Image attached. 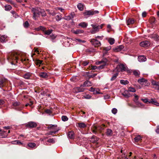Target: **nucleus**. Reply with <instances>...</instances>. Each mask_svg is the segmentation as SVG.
Instances as JSON below:
<instances>
[{
  "mask_svg": "<svg viewBox=\"0 0 159 159\" xmlns=\"http://www.w3.org/2000/svg\"><path fill=\"white\" fill-rule=\"evenodd\" d=\"M41 8L39 7H35L32 8L31 11L33 14V19L36 20V17L40 15V12Z\"/></svg>",
  "mask_w": 159,
  "mask_h": 159,
  "instance_id": "f257e3e1",
  "label": "nucleus"
},
{
  "mask_svg": "<svg viewBox=\"0 0 159 159\" xmlns=\"http://www.w3.org/2000/svg\"><path fill=\"white\" fill-rule=\"evenodd\" d=\"M18 58V55L16 53L12 52L9 54L8 58V60H11L17 62Z\"/></svg>",
  "mask_w": 159,
  "mask_h": 159,
  "instance_id": "f03ea898",
  "label": "nucleus"
},
{
  "mask_svg": "<svg viewBox=\"0 0 159 159\" xmlns=\"http://www.w3.org/2000/svg\"><path fill=\"white\" fill-rule=\"evenodd\" d=\"M105 126L104 125H103L102 126L97 127L96 126H94L92 128L93 132L96 134L97 131L101 132V130L104 129V127Z\"/></svg>",
  "mask_w": 159,
  "mask_h": 159,
  "instance_id": "7ed1b4c3",
  "label": "nucleus"
},
{
  "mask_svg": "<svg viewBox=\"0 0 159 159\" xmlns=\"http://www.w3.org/2000/svg\"><path fill=\"white\" fill-rule=\"evenodd\" d=\"M107 62V60L106 59L102 60L100 61L97 62H96V64L98 65L103 63V64L98 67V69H102L104 68V67L106 65Z\"/></svg>",
  "mask_w": 159,
  "mask_h": 159,
  "instance_id": "20e7f679",
  "label": "nucleus"
},
{
  "mask_svg": "<svg viewBox=\"0 0 159 159\" xmlns=\"http://www.w3.org/2000/svg\"><path fill=\"white\" fill-rule=\"evenodd\" d=\"M99 11L97 10L93 11L92 10L86 11L84 13V16L93 15L96 14H98Z\"/></svg>",
  "mask_w": 159,
  "mask_h": 159,
  "instance_id": "39448f33",
  "label": "nucleus"
},
{
  "mask_svg": "<svg viewBox=\"0 0 159 159\" xmlns=\"http://www.w3.org/2000/svg\"><path fill=\"white\" fill-rule=\"evenodd\" d=\"M141 100L143 101V102H144L145 103H147L148 102L149 103H152L156 105L157 106H159L158 105L159 103H158L157 101H155L153 99H151V100L150 101H148V100L147 99H141Z\"/></svg>",
  "mask_w": 159,
  "mask_h": 159,
  "instance_id": "423d86ee",
  "label": "nucleus"
},
{
  "mask_svg": "<svg viewBox=\"0 0 159 159\" xmlns=\"http://www.w3.org/2000/svg\"><path fill=\"white\" fill-rule=\"evenodd\" d=\"M25 125L27 128H33L36 127L37 126V124L36 122L30 121L26 124Z\"/></svg>",
  "mask_w": 159,
  "mask_h": 159,
  "instance_id": "0eeeda50",
  "label": "nucleus"
},
{
  "mask_svg": "<svg viewBox=\"0 0 159 159\" xmlns=\"http://www.w3.org/2000/svg\"><path fill=\"white\" fill-rule=\"evenodd\" d=\"M8 82V80L7 79L4 78H1L0 79V88H2L5 86Z\"/></svg>",
  "mask_w": 159,
  "mask_h": 159,
  "instance_id": "6e6552de",
  "label": "nucleus"
},
{
  "mask_svg": "<svg viewBox=\"0 0 159 159\" xmlns=\"http://www.w3.org/2000/svg\"><path fill=\"white\" fill-rule=\"evenodd\" d=\"M84 89L83 88L82 85L80 87H75L73 89V92L74 93H76L80 92H82L84 91Z\"/></svg>",
  "mask_w": 159,
  "mask_h": 159,
  "instance_id": "1a4fd4ad",
  "label": "nucleus"
},
{
  "mask_svg": "<svg viewBox=\"0 0 159 159\" xmlns=\"http://www.w3.org/2000/svg\"><path fill=\"white\" fill-rule=\"evenodd\" d=\"M90 42L95 47L100 46L101 45L100 42L95 39H91Z\"/></svg>",
  "mask_w": 159,
  "mask_h": 159,
  "instance_id": "9d476101",
  "label": "nucleus"
},
{
  "mask_svg": "<svg viewBox=\"0 0 159 159\" xmlns=\"http://www.w3.org/2000/svg\"><path fill=\"white\" fill-rule=\"evenodd\" d=\"M12 105L15 107L14 108L18 110H20L22 108L21 106L20 105V102H15L13 103Z\"/></svg>",
  "mask_w": 159,
  "mask_h": 159,
  "instance_id": "9b49d317",
  "label": "nucleus"
},
{
  "mask_svg": "<svg viewBox=\"0 0 159 159\" xmlns=\"http://www.w3.org/2000/svg\"><path fill=\"white\" fill-rule=\"evenodd\" d=\"M91 25L93 29H94V30L97 32L99 31V30L102 29V28L103 25L102 24L101 25H97V24H92Z\"/></svg>",
  "mask_w": 159,
  "mask_h": 159,
  "instance_id": "f8f14e48",
  "label": "nucleus"
},
{
  "mask_svg": "<svg viewBox=\"0 0 159 159\" xmlns=\"http://www.w3.org/2000/svg\"><path fill=\"white\" fill-rule=\"evenodd\" d=\"M121 92H123L121 94L125 97L128 98L130 96V94L129 93L128 90H125L124 89H121Z\"/></svg>",
  "mask_w": 159,
  "mask_h": 159,
  "instance_id": "ddd939ff",
  "label": "nucleus"
},
{
  "mask_svg": "<svg viewBox=\"0 0 159 159\" xmlns=\"http://www.w3.org/2000/svg\"><path fill=\"white\" fill-rule=\"evenodd\" d=\"M150 45V42L147 40L142 41L140 43V45L141 46L144 48L148 47Z\"/></svg>",
  "mask_w": 159,
  "mask_h": 159,
  "instance_id": "4468645a",
  "label": "nucleus"
},
{
  "mask_svg": "<svg viewBox=\"0 0 159 159\" xmlns=\"http://www.w3.org/2000/svg\"><path fill=\"white\" fill-rule=\"evenodd\" d=\"M47 128L48 129L55 130H56V129H59V128H57V126L56 125H50L48 126Z\"/></svg>",
  "mask_w": 159,
  "mask_h": 159,
  "instance_id": "2eb2a0df",
  "label": "nucleus"
},
{
  "mask_svg": "<svg viewBox=\"0 0 159 159\" xmlns=\"http://www.w3.org/2000/svg\"><path fill=\"white\" fill-rule=\"evenodd\" d=\"M138 60L140 62H143L146 61L147 59L144 56L141 55L138 57Z\"/></svg>",
  "mask_w": 159,
  "mask_h": 159,
  "instance_id": "dca6fc26",
  "label": "nucleus"
},
{
  "mask_svg": "<svg viewBox=\"0 0 159 159\" xmlns=\"http://www.w3.org/2000/svg\"><path fill=\"white\" fill-rule=\"evenodd\" d=\"M92 85V83L89 80H86L84 83V84L82 85V86L84 88L85 86H91Z\"/></svg>",
  "mask_w": 159,
  "mask_h": 159,
  "instance_id": "f3484780",
  "label": "nucleus"
},
{
  "mask_svg": "<svg viewBox=\"0 0 159 159\" xmlns=\"http://www.w3.org/2000/svg\"><path fill=\"white\" fill-rule=\"evenodd\" d=\"M71 32L72 33L75 34H78L83 33L84 31L83 30L78 29L75 30H72Z\"/></svg>",
  "mask_w": 159,
  "mask_h": 159,
  "instance_id": "a211bd4d",
  "label": "nucleus"
},
{
  "mask_svg": "<svg viewBox=\"0 0 159 159\" xmlns=\"http://www.w3.org/2000/svg\"><path fill=\"white\" fill-rule=\"evenodd\" d=\"M118 66L120 70L122 72L125 71L126 69V66L123 64H120Z\"/></svg>",
  "mask_w": 159,
  "mask_h": 159,
  "instance_id": "6ab92c4d",
  "label": "nucleus"
},
{
  "mask_svg": "<svg viewBox=\"0 0 159 159\" xmlns=\"http://www.w3.org/2000/svg\"><path fill=\"white\" fill-rule=\"evenodd\" d=\"M99 140V138L94 135L92 136L90 140V142L93 143H96Z\"/></svg>",
  "mask_w": 159,
  "mask_h": 159,
  "instance_id": "aec40b11",
  "label": "nucleus"
},
{
  "mask_svg": "<svg viewBox=\"0 0 159 159\" xmlns=\"http://www.w3.org/2000/svg\"><path fill=\"white\" fill-rule=\"evenodd\" d=\"M68 137L70 139H73L74 138V133L73 131L69 132L67 134Z\"/></svg>",
  "mask_w": 159,
  "mask_h": 159,
  "instance_id": "412c9836",
  "label": "nucleus"
},
{
  "mask_svg": "<svg viewBox=\"0 0 159 159\" xmlns=\"http://www.w3.org/2000/svg\"><path fill=\"white\" fill-rule=\"evenodd\" d=\"M7 136V134L6 133V132L1 130L0 132V138H5Z\"/></svg>",
  "mask_w": 159,
  "mask_h": 159,
  "instance_id": "4be33fe9",
  "label": "nucleus"
},
{
  "mask_svg": "<svg viewBox=\"0 0 159 159\" xmlns=\"http://www.w3.org/2000/svg\"><path fill=\"white\" fill-rule=\"evenodd\" d=\"M89 91H90L93 92V93L94 94H100L101 93H100L99 92L97 89H96L93 87H91L90 89H89Z\"/></svg>",
  "mask_w": 159,
  "mask_h": 159,
  "instance_id": "5701e85b",
  "label": "nucleus"
},
{
  "mask_svg": "<svg viewBox=\"0 0 159 159\" xmlns=\"http://www.w3.org/2000/svg\"><path fill=\"white\" fill-rule=\"evenodd\" d=\"M7 38V36L6 35H2L1 36L0 40L2 43H5L6 42V39Z\"/></svg>",
  "mask_w": 159,
  "mask_h": 159,
  "instance_id": "b1692460",
  "label": "nucleus"
},
{
  "mask_svg": "<svg viewBox=\"0 0 159 159\" xmlns=\"http://www.w3.org/2000/svg\"><path fill=\"white\" fill-rule=\"evenodd\" d=\"M39 76L40 77L43 78H47L48 77L47 74L46 72H41L39 74Z\"/></svg>",
  "mask_w": 159,
  "mask_h": 159,
  "instance_id": "393cba45",
  "label": "nucleus"
},
{
  "mask_svg": "<svg viewBox=\"0 0 159 159\" xmlns=\"http://www.w3.org/2000/svg\"><path fill=\"white\" fill-rule=\"evenodd\" d=\"M106 134L108 136H111L113 134V132L112 130L110 129H107V130Z\"/></svg>",
  "mask_w": 159,
  "mask_h": 159,
  "instance_id": "a878e982",
  "label": "nucleus"
},
{
  "mask_svg": "<svg viewBox=\"0 0 159 159\" xmlns=\"http://www.w3.org/2000/svg\"><path fill=\"white\" fill-rule=\"evenodd\" d=\"M79 26L83 28H85L88 26V24L85 22H82L80 23Z\"/></svg>",
  "mask_w": 159,
  "mask_h": 159,
  "instance_id": "bb28decb",
  "label": "nucleus"
},
{
  "mask_svg": "<svg viewBox=\"0 0 159 159\" xmlns=\"http://www.w3.org/2000/svg\"><path fill=\"white\" fill-rule=\"evenodd\" d=\"M124 48L123 45H120L116 47L115 49V50L117 52H119L122 50Z\"/></svg>",
  "mask_w": 159,
  "mask_h": 159,
  "instance_id": "cd10ccee",
  "label": "nucleus"
},
{
  "mask_svg": "<svg viewBox=\"0 0 159 159\" xmlns=\"http://www.w3.org/2000/svg\"><path fill=\"white\" fill-rule=\"evenodd\" d=\"M31 76V74L30 73H27L23 75V77L24 78L26 79H29Z\"/></svg>",
  "mask_w": 159,
  "mask_h": 159,
  "instance_id": "c85d7f7f",
  "label": "nucleus"
},
{
  "mask_svg": "<svg viewBox=\"0 0 159 159\" xmlns=\"http://www.w3.org/2000/svg\"><path fill=\"white\" fill-rule=\"evenodd\" d=\"M78 126L80 128H84L86 127V125L84 123H79L77 124Z\"/></svg>",
  "mask_w": 159,
  "mask_h": 159,
  "instance_id": "c756f323",
  "label": "nucleus"
},
{
  "mask_svg": "<svg viewBox=\"0 0 159 159\" xmlns=\"http://www.w3.org/2000/svg\"><path fill=\"white\" fill-rule=\"evenodd\" d=\"M77 7L78 9L81 11H83L84 9V5L81 3H78Z\"/></svg>",
  "mask_w": 159,
  "mask_h": 159,
  "instance_id": "7c9ffc66",
  "label": "nucleus"
},
{
  "mask_svg": "<svg viewBox=\"0 0 159 159\" xmlns=\"http://www.w3.org/2000/svg\"><path fill=\"white\" fill-rule=\"evenodd\" d=\"M147 80L143 78L139 79H138V82L141 84H143V83L144 82H146Z\"/></svg>",
  "mask_w": 159,
  "mask_h": 159,
  "instance_id": "2f4dec72",
  "label": "nucleus"
},
{
  "mask_svg": "<svg viewBox=\"0 0 159 159\" xmlns=\"http://www.w3.org/2000/svg\"><path fill=\"white\" fill-rule=\"evenodd\" d=\"M134 97L135 99H134V101L136 104L138 105L139 104V102H138V100L139 99V96L137 95L136 94H134Z\"/></svg>",
  "mask_w": 159,
  "mask_h": 159,
  "instance_id": "473e14b6",
  "label": "nucleus"
},
{
  "mask_svg": "<svg viewBox=\"0 0 159 159\" xmlns=\"http://www.w3.org/2000/svg\"><path fill=\"white\" fill-rule=\"evenodd\" d=\"M134 23V20L133 19H129L127 21V25H128L132 24Z\"/></svg>",
  "mask_w": 159,
  "mask_h": 159,
  "instance_id": "72a5a7b5",
  "label": "nucleus"
},
{
  "mask_svg": "<svg viewBox=\"0 0 159 159\" xmlns=\"http://www.w3.org/2000/svg\"><path fill=\"white\" fill-rule=\"evenodd\" d=\"M108 42L111 45H112L114 43L115 39L113 38H109L108 39Z\"/></svg>",
  "mask_w": 159,
  "mask_h": 159,
  "instance_id": "f704fd0d",
  "label": "nucleus"
},
{
  "mask_svg": "<svg viewBox=\"0 0 159 159\" xmlns=\"http://www.w3.org/2000/svg\"><path fill=\"white\" fill-rule=\"evenodd\" d=\"M141 136L140 135H138L134 138V139L135 142H137L141 139Z\"/></svg>",
  "mask_w": 159,
  "mask_h": 159,
  "instance_id": "c9c22d12",
  "label": "nucleus"
},
{
  "mask_svg": "<svg viewBox=\"0 0 159 159\" xmlns=\"http://www.w3.org/2000/svg\"><path fill=\"white\" fill-rule=\"evenodd\" d=\"M120 82L121 84L124 85H126L129 83V81L127 80H121Z\"/></svg>",
  "mask_w": 159,
  "mask_h": 159,
  "instance_id": "e433bc0d",
  "label": "nucleus"
},
{
  "mask_svg": "<svg viewBox=\"0 0 159 159\" xmlns=\"http://www.w3.org/2000/svg\"><path fill=\"white\" fill-rule=\"evenodd\" d=\"M41 15L42 16H44L46 15L45 11L43 9H41L40 12V15Z\"/></svg>",
  "mask_w": 159,
  "mask_h": 159,
  "instance_id": "4c0bfd02",
  "label": "nucleus"
},
{
  "mask_svg": "<svg viewBox=\"0 0 159 159\" xmlns=\"http://www.w3.org/2000/svg\"><path fill=\"white\" fill-rule=\"evenodd\" d=\"M45 29L44 27L43 26H40L39 27L35 28V30L37 31H39V30H42L43 31Z\"/></svg>",
  "mask_w": 159,
  "mask_h": 159,
  "instance_id": "58836bf2",
  "label": "nucleus"
},
{
  "mask_svg": "<svg viewBox=\"0 0 159 159\" xmlns=\"http://www.w3.org/2000/svg\"><path fill=\"white\" fill-rule=\"evenodd\" d=\"M133 73L134 75L135 76L139 77V75L140 74V72L139 71H137L136 70H134L133 71Z\"/></svg>",
  "mask_w": 159,
  "mask_h": 159,
  "instance_id": "ea45409f",
  "label": "nucleus"
},
{
  "mask_svg": "<svg viewBox=\"0 0 159 159\" xmlns=\"http://www.w3.org/2000/svg\"><path fill=\"white\" fill-rule=\"evenodd\" d=\"M43 61L40 60H36L35 61V63L37 65H40V64H42Z\"/></svg>",
  "mask_w": 159,
  "mask_h": 159,
  "instance_id": "a19ab883",
  "label": "nucleus"
},
{
  "mask_svg": "<svg viewBox=\"0 0 159 159\" xmlns=\"http://www.w3.org/2000/svg\"><path fill=\"white\" fill-rule=\"evenodd\" d=\"M5 10L6 11H10L11 8L12 7L10 5H6L5 7Z\"/></svg>",
  "mask_w": 159,
  "mask_h": 159,
  "instance_id": "79ce46f5",
  "label": "nucleus"
},
{
  "mask_svg": "<svg viewBox=\"0 0 159 159\" xmlns=\"http://www.w3.org/2000/svg\"><path fill=\"white\" fill-rule=\"evenodd\" d=\"M128 90L129 92H136L135 89L134 88L131 87H129Z\"/></svg>",
  "mask_w": 159,
  "mask_h": 159,
  "instance_id": "37998d69",
  "label": "nucleus"
},
{
  "mask_svg": "<svg viewBox=\"0 0 159 159\" xmlns=\"http://www.w3.org/2000/svg\"><path fill=\"white\" fill-rule=\"evenodd\" d=\"M118 73H116L111 78V81H113L115 80L116 78V77L118 76Z\"/></svg>",
  "mask_w": 159,
  "mask_h": 159,
  "instance_id": "c03bdc74",
  "label": "nucleus"
},
{
  "mask_svg": "<svg viewBox=\"0 0 159 159\" xmlns=\"http://www.w3.org/2000/svg\"><path fill=\"white\" fill-rule=\"evenodd\" d=\"M60 129H56V130H54V131H51L49 132V134L52 135V134H55Z\"/></svg>",
  "mask_w": 159,
  "mask_h": 159,
  "instance_id": "a18cd8bd",
  "label": "nucleus"
},
{
  "mask_svg": "<svg viewBox=\"0 0 159 159\" xmlns=\"http://www.w3.org/2000/svg\"><path fill=\"white\" fill-rule=\"evenodd\" d=\"M152 38L155 39L159 41V36L157 34H153L152 36Z\"/></svg>",
  "mask_w": 159,
  "mask_h": 159,
  "instance_id": "49530a36",
  "label": "nucleus"
},
{
  "mask_svg": "<svg viewBox=\"0 0 159 159\" xmlns=\"http://www.w3.org/2000/svg\"><path fill=\"white\" fill-rule=\"evenodd\" d=\"M52 31V30H48L45 31L44 32V33L46 34L49 35L51 34Z\"/></svg>",
  "mask_w": 159,
  "mask_h": 159,
  "instance_id": "de8ad7c7",
  "label": "nucleus"
},
{
  "mask_svg": "<svg viewBox=\"0 0 159 159\" xmlns=\"http://www.w3.org/2000/svg\"><path fill=\"white\" fill-rule=\"evenodd\" d=\"M62 120L64 121H67L68 118V117L65 116H63L61 117Z\"/></svg>",
  "mask_w": 159,
  "mask_h": 159,
  "instance_id": "09e8293b",
  "label": "nucleus"
},
{
  "mask_svg": "<svg viewBox=\"0 0 159 159\" xmlns=\"http://www.w3.org/2000/svg\"><path fill=\"white\" fill-rule=\"evenodd\" d=\"M56 20L57 21H59L61 19V15H57L56 17Z\"/></svg>",
  "mask_w": 159,
  "mask_h": 159,
  "instance_id": "8fccbe9b",
  "label": "nucleus"
},
{
  "mask_svg": "<svg viewBox=\"0 0 159 159\" xmlns=\"http://www.w3.org/2000/svg\"><path fill=\"white\" fill-rule=\"evenodd\" d=\"M28 146L30 147L31 148H33L35 146L36 144L35 143H29L28 144Z\"/></svg>",
  "mask_w": 159,
  "mask_h": 159,
  "instance_id": "3c124183",
  "label": "nucleus"
},
{
  "mask_svg": "<svg viewBox=\"0 0 159 159\" xmlns=\"http://www.w3.org/2000/svg\"><path fill=\"white\" fill-rule=\"evenodd\" d=\"M25 28H28L29 26V24L28 21H26L23 24Z\"/></svg>",
  "mask_w": 159,
  "mask_h": 159,
  "instance_id": "603ef678",
  "label": "nucleus"
},
{
  "mask_svg": "<svg viewBox=\"0 0 159 159\" xmlns=\"http://www.w3.org/2000/svg\"><path fill=\"white\" fill-rule=\"evenodd\" d=\"M159 83V82H157L155 80H152L151 81V83L152 85L154 86H155L156 85H157Z\"/></svg>",
  "mask_w": 159,
  "mask_h": 159,
  "instance_id": "864d4df0",
  "label": "nucleus"
},
{
  "mask_svg": "<svg viewBox=\"0 0 159 159\" xmlns=\"http://www.w3.org/2000/svg\"><path fill=\"white\" fill-rule=\"evenodd\" d=\"M71 19H73L75 17V13L73 12H72L69 15Z\"/></svg>",
  "mask_w": 159,
  "mask_h": 159,
  "instance_id": "5fc2aeb1",
  "label": "nucleus"
},
{
  "mask_svg": "<svg viewBox=\"0 0 159 159\" xmlns=\"http://www.w3.org/2000/svg\"><path fill=\"white\" fill-rule=\"evenodd\" d=\"M75 41L76 42H78L80 43H85L86 42L85 40H82L79 39H76Z\"/></svg>",
  "mask_w": 159,
  "mask_h": 159,
  "instance_id": "6e6d98bb",
  "label": "nucleus"
},
{
  "mask_svg": "<svg viewBox=\"0 0 159 159\" xmlns=\"http://www.w3.org/2000/svg\"><path fill=\"white\" fill-rule=\"evenodd\" d=\"M63 18L67 20H71L70 17L69 15L65 16V17H64Z\"/></svg>",
  "mask_w": 159,
  "mask_h": 159,
  "instance_id": "4d7b16f0",
  "label": "nucleus"
},
{
  "mask_svg": "<svg viewBox=\"0 0 159 159\" xmlns=\"http://www.w3.org/2000/svg\"><path fill=\"white\" fill-rule=\"evenodd\" d=\"M96 74H94L92 75H88L87 76L89 79H90L91 78H93L95 77L96 75Z\"/></svg>",
  "mask_w": 159,
  "mask_h": 159,
  "instance_id": "13d9d810",
  "label": "nucleus"
},
{
  "mask_svg": "<svg viewBox=\"0 0 159 159\" xmlns=\"http://www.w3.org/2000/svg\"><path fill=\"white\" fill-rule=\"evenodd\" d=\"M111 112L114 114H116L117 112V110L116 108H113L112 109Z\"/></svg>",
  "mask_w": 159,
  "mask_h": 159,
  "instance_id": "bf43d9fd",
  "label": "nucleus"
},
{
  "mask_svg": "<svg viewBox=\"0 0 159 159\" xmlns=\"http://www.w3.org/2000/svg\"><path fill=\"white\" fill-rule=\"evenodd\" d=\"M89 63V62L87 61H83L82 63V65L83 66H85L88 65Z\"/></svg>",
  "mask_w": 159,
  "mask_h": 159,
  "instance_id": "052dcab7",
  "label": "nucleus"
},
{
  "mask_svg": "<svg viewBox=\"0 0 159 159\" xmlns=\"http://www.w3.org/2000/svg\"><path fill=\"white\" fill-rule=\"evenodd\" d=\"M91 96L89 95H86L85 96H84L82 97V98H85L87 99H89L91 98Z\"/></svg>",
  "mask_w": 159,
  "mask_h": 159,
  "instance_id": "680f3d73",
  "label": "nucleus"
},
{
  "mask_svg": "<svg viewBox=\"0 0 159 159\" xmlns=\"http://www.w3.org/2000/svg\"><path fill=\"white\" fill-rule=\"evenodd\" d=\"M48 142L53 143H55L54 139H50L47 141Z\"/></svg>",
  "mask_w": 159,
  "mask_h": 159,
  "instance_id": "e2e57ef3",
  "label": "nucleus"
},
{
  "mask_svg": "<svg viewBox=\"0 0 159 159\" xmlns=\"http://www.w3.org/2000/svg\"><path fill=\"white\" fill-rule=\"evenodd\" d=\"M91 69L92 70H95L97 69H98V67L97 66H91Z\"/></svg>",
  "mask_w": 159,
  "mask_h": 159,
  "instance_id": "0e129e2a",
  "label": "nucleus"
},
{
  "mask_svg": "<svg viewBox=\"0 0 159 159\" xmlns=\"http://www.w3.org/2000/svg\"><path fill=\"white\" fill-rule=\"evenodd\" d=\"M111 49V47L109 46V47H107L105 48H103V49L108 51L109 50Z\"/></svg>",
  "mask_w": 159,
  "mask_h": 159,
  "instance_id": "69168bd1",
  "label": "nucleus"
},
{
  "mask_svg": "<svg viewBox=\"0 0 159 159\" xmlns=\"http://www.w3.org/2000/svg\"><path fill=\"white\" fill-rule=\"evenodd\" d=\"M156 132L157 134H159V125L157 126Z\"/></svg>",
  "mask_w": 159,
  "mask_h": 159,
  "instance_id": "338daca9",
  "label": "nucleus"
},
{
  "mask_svg": "<svg viewBox=\"0 0 159 159\" xmlns=\"http://www.w3.org/2000/svg\"><path fill=\"white\" fill-rule=\"evenodd\" d=\"M157 84V85H155L156 87H154V88L156 89L159 90V83Z\"/></svg>",
  "mask_w": 159,
  "mask_h": 159,
  "instance_id": "774afa93",
  "label": "nucleus"
}]
</instances>
